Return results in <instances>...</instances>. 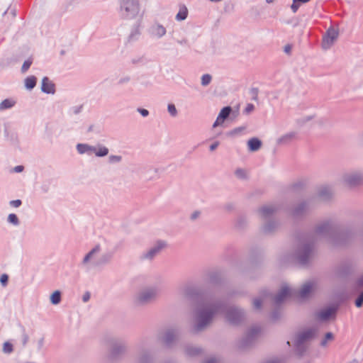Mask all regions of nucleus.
Masks as SVG:
<instances>
[{
	"instance_id": "39448f33",
	"label": "nucleus",
	"mask_w": 363,
	"mask_h": 363,
	"mask_svg": "<svg viewBox=\"0 0 363 363\" xmlns=\"http://www.w3.org/2000/svg\"><path fill=\"white\" fill-rule=\"evenodd\" d=\"M109 346L108 359L111 363H116L121 360L128 350L127 342L119 338L111 339Z\"/></svg>"
},
{
	"instance_id": "9b49d317",
	"label": "nucleus",
	"mask_w": 363,
	"mask_h": 363,
	"mask_svg": "<svg viewBox=\"0 0 363 363\" xmlns=\"http://www.w3.org/2000/svg\"><path fill=\"white\" fill-rule=\"evenodd\" d=\"M342 181L350 186H355L363 183V172L355 170L343 174Z\"/></svg>"
},
{
	"instance_id": "37998d69",
	"label": "nucleus",
	"mask_w": 363,
	"mask_h": 363,
	"mask_svg": "<svg viewBox=\"0 0 363 363\" xmlns=\"http://www.w3.org/2000/svg\"><path fill=\"white\" fill-rule=\"evenodd\" d=\"M313 116H307L299 118L296 120V123L299 127L303 126L306 123L313 119Z\"/></svg>"
},
{
	"instance_id": "3c124183",
	"label": "nucleus",
	"mask_w": 363,
	"mask_h": 363,
	"mask_svg": "<svg viewBox=\"0 0 363 363\" xmlns=\"http://www.w3.org/2000/svg\"><path fill=\"white\" fill-rule=\"evenodd\" d=\"M50 189V182L49 181L44 182L41 186L40 190L43 193H48Z\"/></svg>"
},
{
	"instance_id": "2f4dec72",
	"label": "nucleus",
	"mask_w": 363,
	"mask_h": 363,
	"mask_svg": "<svg viewBox=\"0 0 363 363\" xmlns=\"http://www.w3.org/2000/svg\"><path fill=\"white\" fill-rule=\"evenodd\" d=\"M112 257V255L111 253H104L101 255V257L93 262V267H99L101 265H104L109 262Z\"/></svg>"
},
{
	"instance_id": "ea45409f",
	"label": "nucleus",
	"mask_w": 363,
	"mask_h": 363,
	"mask_svg": "<svg viewBox=\"0 0 363 363\" xmlns=\"http://www.w3.org/2000/svg\"><path fill=\"white\" fill-rule=\"evenodd\" d=\"M334 339V335L330 333V332H328L325 335V337L324 338L320 341V346L322 347H326L327 345H328V342L329 341H332Z\"/></svg>"
},
{
	"instance_id": "4c0bfd02",
	"label": "nucleus",
	"mask_w": 363,
	"mask_h": 363,
	"mask_svg": "<svg viewBox=\"0 0 363 363\" xmlns=\"http://www.w3.org/2000/svg\"><path fill=\"white\" fill-rule=\"evenodd\" d=\"M83 108H84V106L82 104L73 106L69 108L68 112L72 116H76V115L79 114L82 111Z\"/></svg>"
},
{
	"instance_id": "69168bd1",
	"label": "nucleus",
	"mask_w": 363,
	"mask_h": 363,
	"mask_svg": "<svg viewBox=\"0 0 363 363\" xmlns=\"http://www.w3.org/2000/svg\"><path fill=\"white\" fill-rule=\"evenodd\" d=\"M224 209L228 211H233L234 209V204L233 203H226L224 206Z\"/></svg>"
},
{
	"instance_id": "a878e982",
	"label": "nucleus",
	"mask_w": 363,
	"mask_h": 363,
	"mask_svg": "<svg viewBox=\"0 0 363 363\" xmlns=\"http://www.w3.org/2000/svg\"><path fill=\"white\" fill-rule=\"evenodd\" d=\"M76 150L79 155L91 156L94 154V146L87 143H78L76 145Z\"/></svg>"
},
{
	"instance_id": "dca6fc26",
	"label": "nucleus",
	"mask_w": 363,
	"mask_h": 363,
	"mask_svg": "<svg viewBox=\"0 0 363 363\" xmlns=\"http://www.w3.org/2000/svg\"><path fill=\"white\" fill-rule=\"evenodd\" d=\"M153 356L151 351L148 349H145L141 345L138 346V351L137 354V363H152Z\"/></svg>"
},
{
	"instance_id": "c03bdc74",
	"label": "nucleus",
	"mask_w": 363,
	"mask_h": 363,
	"mask_svg": "<svg viewBox=\"0 0 363 363\" xmlns=\"http://www.w3.org/2000/svg\"><path fill=\"white\" fill-rule=\"evenodd\" d=\"M188 11L186 8H184L183 10H180L177 14L176 15V20L181 21H184L187 18Z\"/></svg>"
},
{
	"instance_id": "a211bd4d",
	"label": "nucleus",
	"mask_w": 363,
	"mask_h": 363,
	"mask_svg": "<svg viewBox=\"0 0 363 363\" xmlns=\"http://www.w3.org/2000/svg\"><path fill=\"white\" fill-rule=\"evenodd\" d=\"M278 211L274 204H269L262 206L259 209V214L263 220L272 219L273 215Z\"/></svg>"
},
{
	"instance_id": "864d4df0",
	"label": "nucleus",
	"mask_w": 363,
	"mask_h": 363,
	"mask_svg": "<svg viewBox=\"0 0 363 363\" xmlns=\"http://www.w3.org/2000/svg\"><path fill=\"white\" fill-rule=\"evenodd\" d=\"M363 305V291L360 292L358 297L355 300V306L357 308L362 307Z\"/></svg>"
},
{
	"instance_id": "338daca9",
	"label": "nucleus",
	"mask_w": 363,
	"mask_h": 363,
	"mask_svg": "<svg viewBox=\"0 0 363 363\" xmlns=\"http://www.w3.org/2000/svg\"><path fill=\"white\" fill-rule=\"evenodd\" d=\"M356 284L358 287H363V274L357 279Z\"/></svg>"
},
{
	"instance_id": "7c9ffc66",
	"label": "nucleus",
	"mask_w": 363,
	"mask_h": 363,
	"mask_svg": "<svg viewBox=\"0 0 363 363\" xmlns=\"http://www.w3.org/2000/svg\"><path fill=\"white\" fill-rule=\"evenodd\" d=\"M335 310L332 308H328L326 309L322 310L317 314V317L320 320H328L333 314H334Z\"/></svg>"
},
{
	"instance_id": "a18cd8bd",
	"label": "nucleus",
	"mask_w": 363,
	"mask_h": 363,
	"mask_svg": "<svg viewBox=\"0 0 363 363\" xmlns=\"http://www.w3.org/2000/svg\"><path fill=\"white\" fill-rule=\"evenodd\" d=\"M2 350L5 354L12 353L13 351V345L9 342H5L3 345Z\"/></svg>"
},
{
	"instance_id": "f3484780",
	"label": "nucleus",
	"mask_w": 363,
	"mask_h": 363,
	"mask_svg": "<svg viewBox=\"0 0 363 363\" xmlns=\"http://www.w3.org/2000/svg\"><path fill=\"white\" fill-rule=\"evenodd\" d=\"M310 203L309 200H305L298 203L291 211L292 216L296 218L304 216L310 209Z\"/></svg>"
},
{
	"instance_id": "c9c22d12",
	"label": "nucleus",
	"mask_w": 363,
	"mask_h": 363,
	"mask_svg": "<svg viewBox=\"0 0 363 363\" xmlns=\"http://www.w3.org/2000/svg\"><path fill=\"white\" fill-rule=\"evenodd\" d=\"M61 301V292L58 290L54 291L50 296V302L53 305H57Z\"/></svg>"
},
{
	"instance_id": "ddd939ff",
	"label": "nucleus",
	"mask_w": 363,
	"mask_h": 363,
	"mask_svg": "<svg viewBox=\"0 0 363 363\" xmlns=\"http://www.w3.org/2000/svg\"><path fill=\"white\" fill-rule=\"evenodd\" d=\"M338 36V30L332 26L330 27L323 37L322 48L325 50L330 49L337 40Z\"/></svg>"
},
{
	"instance_id": "4d7b16f0",
	"label": "nucleus",
	"mask_w": 363,
	"mask_h": 363,
	"mask_svg": "<svg viewBox=\"0 0 363 363\" xmlns=\"http://www.w3.org/2000/svg\"><path fill=\"white\" fill-rule=\"evenodd\" d=\"M22 204V201L21 199L11 200L9 201V205L13 208H18Z\"/></svg>"
},
{
	"instance_id": "9d476101",
	"label": "nucleus",
	"mask_w": 363,
	"mask_h": 363,
	"mask_svg": "<svg viewBox=\"0 0 363 363\" xmlns=\"http://www.w3.org/2000/svg\"><path fill=\"white\" fill-rule=\"evenodd\" d=\"M167 247L164 240H157L151 247L140 255L141 261H152Z\"/></svg>"
},
{
	"instance_id": "a19ab883",
	"label": "nucleus",
	"mask_w": 363,
	"mask_h": 363,
	"mask_svg": "<svg viewBox=\"0 0 363 363\" xmlns=\"http://www.w3.org/2000/svg\"><path fill=\"white\" fill-rule=\"evenodd\" d=\"M212 80V76L209 74H204L201 76V84L203 86H208Z\"/></svg>"
},
{
	"instance_id": "0e129e2a",
	"label": "nucleus",
	"mask_w": 363,
	"mask_h": 363,
	"mask_svg": "<svg viewBox=\"0 0 363 363\" xmlns=\"http://www.w3.org/2000/svg\"><path fill=\"white\" fill-rule=\"evenodd\" d=\"M138 111L143 116L146 117L149 115V111L147 109L139 108Z\"/></svg>"
},
{
	"instance_id": "6ab92c4d",
	"label": "nucleus",
	"mask_w": 363,
	"mask_h": 363,
	"mask_svg": "<svg viewBox=\"0 0 363 363\" xmlns=\"http://www.w3.org/2000/svg\"><path fill=\"white\" fill-rule=\"evenodd\" d=\"M293 294V289L289 287L287 284H284L281 286L280 290L274 297V301L277 304L281 303L287 297L291 296Z\"/></svg>"
},
{
	"instance_id": "423d86ee",
	"label": "nucleus",
	"mask_w": 363,
	"mask_h": 363,
	"mask_svg": "<svg viewBox=\"0 0 363 363\" xmlns=\"http://www.w3.org/2000/svg\"><path fill=\"white\" fill-rule=\"evenodd\" d=\"M223 308L218 314L225 313L226 320L233 325H240L245 318V311L235 306H230L227 308L225 306V302L223 300Z\"/></svg>"
},
{
	"instance_id": "5701e85b",
	"label": "nucleus",
	"mask_w": 363,
	"mask_h": 363,
	"mask_svg": "<svg viewBox=\"0 0 363 363\" xmlns=\"http://www.w3.org/2000/svg\"><path fill=\"white\" fill-rule=\"evenodd\" d=\"M177 335L178 332L176 329H169L165 331L162 341L167 346H171L176 340Z\"/></svg>"
},
{
	"instance_id": "603ef678",
	"label": "nucleus",
	"mask_w": 363,
	"mask_h": 363,
	"mask_svg": "<svg viewBox=\"0 0 363 363\" xmlns=\"http://www.w3.org/2000/svg\"><path fill=\"white\" fill-rule=\"evenodd\" d=\"M258 92H259V89L257 88L253 87L250 89V94L252 96V100L257 101Z\"/></svg>"
},
{
	"instance_id": "de8ad7c7",
	"label": "nucleus",
	"mask_w": 363,
	"mask_h": 363,
	"mask_svg": "<svg viewBox=\"0 0 363 363\" xmlns=\"http://www.w3.org/2000/svg\"><path fill=\"white\" fill-rule=\"evenodd\" d=\"M21 332H22V335H21L22 345L23 347H25L28 342L29 337L26 332V329L23 327H22V328H21Z\"/></svg>"
},
{
	"instance_id": "4be33fe9",
	"label": "nucleus",
	"mask_w": 363,
	"mask_h": 363,
	"mask_svg": "<svg viewBox=\"0 0 363 363\" xmlns=\"http://www.w3.org/2000/svg\"><path fill=\"white\" fill-rule=\"evenodd\" d=\"M279 223L274 219L264 220L262 230L265 234H270L274 232L279 227Z\"/></svg>"
},
{
	"instance_id": "b1692460",
	"label": "nucleus",
	"mask_w": 363,
	"mask_h": 363,
	"mask_svg": "<svg viewBox=\"0 0 363 363\" xmlns=\"http://www.w3.org/2000/svg\"><path fill=\"white\" fill-rule=\"evenodd\" d=\"M41 91L45 94H54L55 92V84L52 81L47 77H45L42 79L41 82Z\"/></svg>"
},
{
	"instance_id": "052dcab7",
	"label": "nucleus",
	"mask_w": 363,
	"mask_h": 363,
	"mask_svg": "<svg viewBox=\"0 0 363 363\" xmlns=\"http://www.w3.org/2000/svg\"><path fill=\"white\" fill-rule=\"evenodd\" d=\"M130 81V77L129 76H125V77H121L119 79L118 84H124L128 83Z\"/></svg>"
},
{
	"instance_id": "f704fd0d",
	"label": "nucleus",
	"mask_w": 363,
	"mask_h": 363,
	"mask_svg": "<svg viewBox=\"0 0 363 363\" xmlns=\"http://www.w3.org/2000/svg\"><path fill=\"white\" fill-rule=\"evenodd\" d=\"M185 352L188 356L194 357L199 354L201 352V349L199 347L188 345L185 348Z\"/></svg>"
},
{
	"instance_id": "72a5a7b5",
	"label": "nucleus",
	"mask_w": 363,
	"mask_h": 363,
	"mask_svg": "<svg viewBox=\"0 0 363 363\" xmlns=\"http://www.w3.org/2000/svg\"><path fill=\"white\" fill-rule=\"evenodd\" d=\"M37 78L35 76L27 77L24 79V86L27 90H32L36 86Z\"/></svg>"
},
{
	"instance_id": "680f3d73",
	"label": "nucleus",
	"mask_w": 363,
	"mask_h": 363,
	"mask_svg": "<svg viewBox=\"0 0 363 363\" xmlns=\"http://www.w3.org/2000/svg\"><path fill=\"white\" fill-rule=\"evenodd\" d=\"M255 108V106L253 104H248L247 105V106L245 107V110H244V113H246V114H248L250 113L251 111H252Z\"/></svg>"
},
{
	"instance_id": "f03ea898",
	"label": "nucleus",
	"mask_w": 363,
	"mask_h": 363,
	"mask_svg": "<svg viewBox=\"0 0 363 363\" xmlns=\"http://www.w3.org/2000/svg\"><path fill=\"white\" fill-rule=\"evenodd\" d=\"M336 233L337 226L333 220L320 222L312 233L305 235L300 240L293 254V259L301 265H306L313 255L315 243L323 240L334 245Z\"/></svg>"
},
{
	"instance_id": "2eb2a0df",
	"label": "nucleus",
	"mask_w": 363,
	"mask_h": 363,
	"mask_svg": "<svg viewBox=\"0 0 363 363\" xmlns=\"http://www.w3.org/2000/svg\"><path fill=\"white\" fill-rule=\"evenodd\" d=\"M101 251V247L99 245H96L93 247L83 258L82 262V266L85 267L86 269H90V266H93V262H95V257Z\"/></svg>"
},
{
	"instance_id": "bb28decb",
	"label": "nucleus",
	"mask_w": 363,
	"mask_h": 363,
	"mask_svg": "<svg viewBox=\"0 0 363 363\" xmlns=\"http://www.w3.org/2000/svg\"><path fill=\"white\" fill-rule=\"evenodd\" d=\"M296 132L294 131L287 133L278 138L277 143L279 145H287L296 138Z\"/></svg>"
},
{
	"instance_id": "09e8293b",
	"label": "nucleus",
	"mask_w": 363,
	"mask_h": 363,
	"mask_svg": "<svg viewBox=\"0 0 363 363\" xmlns=\"http://www.w3.org/2000/svg\"><path fill=\"white\" fill-rule=\"evenodd\" d=\"M263 303V299L262 298H256L253 300V308L255 309L259 310L262 307V304Z\"/></svg>"
},
{
	"instance_id": "1a4fd4ad",
	"label": "nucleus",
	"mask_w": 363,
	"mask_h": 363,
	"mask_svg": "<svg viewBox=\"0 0 363 363\" xmlns=\"http://www.w3.org/2000/svg\"><path fill=\"white\" fill-rule=\"evenodd\" d=\"M158 289L156 286L145 287L139 291L135 296V303L138 306H145L156 300Z\"/></svg>"
},
{
	"instance_id": "aec40b11",
	"label": "nucleus",
	"mask_w": 363,
	"mask_h": 363,
	"mask_svg": "<svg viewBox=\"0 0 363 363\" xmlns=\"http://www.w3.org/2000/svg\"><path fill=\"white\" fill-rule=\"evenodd\" d=\"M232 112V108L230 106L223 107L219 112L216 120L213 124V128H215L219 125H221L223 122L230 116Z\"/></svg>"
},
{
	"instance_id": "49530a36",
	"label": "nucleus",
	"mask_w": 363,
	"mask_h": 363,
	"mask_svg": "<svg viewBox=\"0 0 363 363\" xmlns=\"http://www.w3.org/2000/svg\"><path fill=\"white\" fill-rule=\"evenodd\" d=\"M167 111L172 117H176L178 115L177 109L174 104H168Z\"/></svg>"
},
{
	"instance_id": "393cba45",
	"label": "nucleus",
	"mask_w": 363,
	"mask_h": 363,
	"mask_svg": "<svg viewBox=\"0 0 363 363\" xmlns=\"http://www.w3.org/2000/svg\"><path fill=\"white\" fill-rule=\"evenodd\" d=\"M140 22L141 20H137V22L131 28L130 33L128 37V42H135L138 40L140 36Z\"/></svg>"
},
{
	"instance_id": "e433bc0d",
	"label": "nucleus",
	"mask_w": 363,
	"mask_h": 363,
	"mask_svg": "<svg viewBox=\"0 0 363 363\" xmlns=\"http://www.w3.org/2000/svg\"><path fill=\"white\" fill-rule=\"evenodd\" d=\"M7 222L13 226H18L20 225V220L15 213H9L8 215Z\"/></svg>"
},
{
	"instance_id": "13d9d810",
	"label": "nucleus",
	"mask_w": 363,
	"mask_h": 363,
	"mask_svg": "<svg viewBox=\"0 0 363 363\" xmlns=\"http://www.w3.org/2000/svg\"><path fill=\"white\" fill-rule=\"evenodd\" d=\"M8 280H9V276L6 274H4L0 277V283L4 286H5L7 284Z\"/></svg>"
},
{
	"instance_id": "79ce46f5",
	"label": "nucleus",
	"mask_w": 363,
	"mask_h": 363,
	"mask_svg": "<svg viewBox=\"0 0 363 363\" xmlns=\"http://www.w3.org/2000/svg\"><path fill=\"white\" fill-rule=\"evenodd\" d=\"M235 175L237 178L240 179H246L247 178V172L242 168H238L235 171Z\"/></svg>"
},
{
	"instance_id": "58836bf2",
	"label": "nucleus",
	"mask_w": 363,
	"mask_h": 363,
	"mask_svg": "<svg viewBox=\"0 0 363 363\" xmlns=\"http://www.w3.org/2000/svg\"><path fill=\"white\" fill-rule=\"evenodd\" d=\"M123 160L122 156L118 155H111L108 156V162L111 164H119Z\"/></svg>"
},
{
	"instance_id": "c85d7f7f",
	"label": "nucleus",
	"mask_w": 363,
	"mask_h": 363,
	"mask_svg": "<svg viewBox=\"0 0 363 363\" xmlns=\"http://www.w3.org/2000/svg\"><path fill=\"white\" fill-rule=\"evenodd\" d=\"M108 148L101 144H98L94 146V154L96 157H104L108 154Z\"/></svg>"
},
{
	"instance_id": "f8f14e48",
	"label": "nucleus",
	"mask_w": 363,
	"mask_h": 363,
	"mask_svg": "<svg viewBox=\"0 0 363 363\" xmlns=\"http://www.w3.org/2000/svg\"><path fill=\"white\" fill-rule=\"evenodd\" d=\"M318 281L311 279L304 282L298 290L297 294L301 299H307L317 289Z\"/></svg>"
},
{
	"instance_id": "5fc2aeb1",
	"label": "nucleus",
	"mask_w": 363,
	"mask_h": 363,
	"mask_svg": "<svg viewBox=\"0 0 363 363\" xmlns=\"http://www.w3.org/2000/svg\"><path fill=\"white\" fill-rule=\"evenodd\" d=\"M243 130H244L243 127H239V128H236L228 132L226 134L228 136H234V135L238 134L239 133H240L241 131H242Z\"/></svg>"
},
{
	"instance_id": "774afa93",
	"label": "nucleus",
	"mask_w": 363,
	"mask_h": 363,
	"mask_svg": "<svg viewBox=\"0 0 363 363\" xmlns=\"http://www.w3.org/2000/svg\"><path fill=\"white\" fill-rule=\"evenodd\" d=\"M204 363H218V359L216 357H211L208 359Z\"/></svg>"
},
{
	"instance_id": "bf43d9fd",
	"label": "nucleus",
	"mask_w": 363,
	"mask_h": 363,
	"mask_svg": "<svg viewBox=\"0 0 363 363\" xmlns=\"http://www.w3.org/2000/svg\"><path fill=\"white\" fill-rule=\"evenodd\" d=\"M280 315H281L280 311L278 310H275L272 313L271 318L273 320H277L279 318Z\"/></svg>"
},
{
	"instance_id": "412c9836",
	"label": "nucleus",
	"mask_w": 363,
	"mask_h": 363,
	"mask_svg": "<svg viewBox=\"0 0 363 363\" xmlns=\"http://www.w3.org/2000/svg\"><path fill=\"white\" fill-rule=\"evenodd\" d=\"M334 195V191L330 186H321L317 192L318 197L323 201H330Z\"/></svg>"
},
{
	"instance_id": "c756f323",
	"label": "nucleus",
	"mask_w": 363,
	"mask_h": 363,
	"mask_svg": "<svg viewBox=\"0 0 363 363\" xmlns=\"http://www.w3.org/2000/svg\"><path fill=\"white\" fill-rule=\"evenodd\" d=\"M248 149L251 152L257 151L262 146V142L257 138H252L247 141Z\"/></svg>"
},
{
	"instance_id": "4468645a",
	"label": "nucleus",
	"mask_w": 363,
	"mask_h": 363,
	"mask_svg": "<svg viewBox=\"0 0 363 363\" xmlns=\"http://www.w3.org/2000/svg\"><path fill=\"white\" fill-rule=\"evenodd\" d=\"M149 36L153 40H160L167 33V28L160 23L155 21L147 28Z\"/></svg>"
},
{
	"instance_id": "e2e57ef3",
	"label": "nucleus",
	"mask_w": 363,
	"mask_h": 363,
	"mask_svg": "<svg viewBox=\"0 0 363 363\" xmlns=\"http://www.w3.org/2000/svg\"><path fill=\"white\" fill-rule=\"evenodd\" d=\"M299 6H300V4L297 1H296V2L293 1V4L291 6V9L292 12L294 13H296V11H298V9L299 8Z\"/></svg>"
},
{
	"instance_id": "0eeeda50",
	"label": "nucleus",
	"mask_w": 363,
	"mask_h": 363,
	"mask_svg": "<svg viewBox=\"0 0 363 363\" xmlns=\"http://www.w3.org/2000/svg\"><path fill=\"white\" fill-rule=\"evenodd\" d=\"M260 333L261 328L257 325L250 328L244 336L238 342V348L241 350H246L252 347L257 340Z\"/></svg>"
},
{
	"instance_id": "6e6552de",
	"label": "nucleus",
	"mask_w": 363,
	"mask_h": 363,
	"mask_svg": "<svg viewBox=\"0 0 363 363\" xmlns=\"http://www.w3.org/2000/svg\"><path fill=\"white\" fill-rule=\"evenodd\" d=\"M358 230L354 226L347 227L336 233L334 246H346L354 241Z\"/></svg>"
},
{
	"instance_id": "473e14b6",
	"label": "nucleus",
	"mask_w": 363,
	"mask_h": 363,
	"mask_svg": "<svg viewBox=\"0 0 363 363\" xmlns=\"http://www.w3.org/2000/svg\"><path fill=\"white\" fill-rule=\"evenodd\" d=\"M350 273V268L345 265H340L335 270V275L338 278H343Z\"/></svg>"
},
{
	"instance_id": "f257e3e1",
	"label": "nucleus",
	"mask_w": 363,
	"mask_h": 363,
	"mask_svg": "<svg viewBox=\"0 0 363 363\" xmlns=\"http://www.w3.org/2000/svg\"><path fill=\"white\" fill-rule=\"evenodd\" d=\"M179 294L184 298L196 301L194 310V324L192 330L195 333L206 330L214 318L223 311V299L213 294H201V289L192 284H185L179 289Z\"/></svg>"
},
{
	"instance_id": "cd10ccee",
	"label": "nucleus",
	"mask_w": 363,
	"mask_h": 363,
	"mask_svg": "<svg viewBox=\"0 0 363 363\" xmlns=\"http://www.w3.org/2000/svg\"><path fill=\"white\" fill-rule=\"evenodd\" d=\"M16 104L13 98H7L0 102V112L12 108Z\"/></svg>"
},
{
	"instance_id": "6e6d98bb",
	"label": "nucleus",
	"mask_w": 363,
	"mask_h": 363,
	"mask_svg": "<svg viewBox=\"0 0 363 363\" xmlns=\"http://www.w3.org/2000/svg\"><path fill=\"white\" fill-rule=\"evenodd\" d=\"M219 277V272H213L209 274V280L211 282H216L217 279Z\"/></svg>"
},
{
	"instance_id": "7ed1b4c3",
	"label": "nucleus",
	"mask_w": 363,
	"mask_h": 363,
	"mask_svg": "<svg viewBox=\"0 0 363 363\" xmlns=\"http://www.w3.org/2000/svg\"><path fill=\"white\" fill-rule=\"evenodd\" d=\"M120 18L125 21L142 20L144 16L141 0H118Z\"/></svg>"
},
{
	"instance_id": "20e7f679",
	"label": "nucleus",
	"mask_w": 363,
	"mask_h": 363,
	"mask_svg": "<svg viewBox=\"0 0 363 363\" xmlns=\"http://www.w3.org/2000/svg\"><path fill=\"white\" fill-rule=\"evenodd\" d=\"M318 335L316 328H308L298 332L294 337V346L299 355H303L308 348L311 342Z\"/></svg>"
},
{
	"instance_id": "8fccbe9b",
	"label": "nucleus",
	"mask_w": 363,
	"mask_h": 363,
	"mask_svg": "<svg viewBox=\"0 0 363 363\" xmlns=\"http://www.w3.org/2000/svg\"><path fill=\"white\" fill-rule=\"evenodd\" d=\"M32 65V60L28 59L24 61L22 67H21V72L23 73H25L27 72V70L30 68V65Z\"/></svg>"
}]
</instances>
